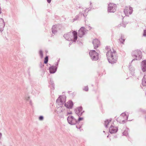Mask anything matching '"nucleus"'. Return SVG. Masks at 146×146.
<instances>
[{
	"label": "nucleus",
	"instance_id": "f257e3e1",
	"mask_svg": "<svg viewBox=\"0 0 146 146\" xmlns=\"http://www.w3.org/2000/svg\"><path fill=\"white\" fill-rule=\"evenodd\" d=\"M106 54L108 60L109 62L112 63L116 62L117 60L116 52L113 49L108 50Z\"/></svg>",
	"mask_w": 146,
	"mask_h": 146
},
{
	"label": "nucleus",
	"instance_id": "f03ea898",
	"mask_svg": "<svg viewBox=\"0 0 146 146\" xmlns=\"http://www.w3.org/2000/svg\"><path fill=\"white\" fill-rule=\"evenodd\" d=\"M91 58L93 60H97L99 58L98 54L95 50H91L89 52Z\"/></svg>",
	"mask_w": 146,
	"mask_h": 146
},
{
	"label": "nucleus",
	"instance_id": "7ed1b4c3",
	"mask_svg": "<svg viewBox=\"0 0 146 146\" xmlns=\"http://www.w3.org/2000/svg\"><path fill=\"white\" fill-rule=\"evenodd\" d=\"M128 116L126 113H122L120 116L118 117L117 120L118 122L122 123L127 119Z\"/></svg>",
	"mask_w": 146,
	"mask_h": 146
},
{
	"label": "nucleus",
	"instance_id": "20e7f679",
	"mask_svg": "<svg viewBox=\"0 0 146 146\" xmlns=\"http://www.w3.org/2000/svg\"><path fill=\"white\" fill-rule=\"evenodd\" d=\"M66 97L63 95L60 96L56 100V104L58 106H61L63 104L65 101Z\"/></svg>",
	"mask_w": 146,
	"mask_h": 146
},
{
	"label": "nucleus",
	"instance_id": "39448f33",
	"mask_svg": "<svg viewBox=\"0 0 146 146\" xmlns=\"http://www.w3.org/2000/svg\"><path fill=\"white\" fill-rule=\"evenodd\" d=\"M116 5L113 3H110L109 5L108 11L110 12H114L116 10Z\"/></svg>",
	"mask_w": 146,
	"mask_h": 146
},
{
	"label": "nucleus",
	"instance_id": "423d86ee",
	"mask_svg": "<svg viewBox=\"0 0 146 146\" xmlns=\"http://www.w3.org/2000/svg\"><path fill=\"white\" fill-rule=\"evenodd\" d=\"M68 123L70 124L74 125L75 124L77 121L73 116L71 115H69L68 118Z\"/></svg>",
	"mask_w": 146,
	"mask_h": 146
},
{
	"label": "nucleus",
	"instance_id": "0eeeda50",
	"mask_svg": "<svg viewBox=\"0 0 146 146\" xmlns=\"http://www.w3.org/2000/svg\"><path fill=\"white\" fill-rule=\"evenodd\" d=\"M133 11L132 7H126L124 9V12L126 16H128L131 14Z\"/></svg>",
	"mask_w": 146,
	"mask_h": 146
},
{
	"label": "nucleus",
	"instance_id": "6e6552de",
	"mask_svg": "<svg viewBox=\"0 0 146 146\" xmlns=\"http://www.w3.org/2000/svg\"><path fill=\"white\" fill-rule=\"evenodd\" d=\"M92 43L95 49L98 48L100 46V41L97 39H94L93 40Z\"/></svg>",
	"mask_w": 146,
	"mask_h": 146
},
{
	"label": "nucleus",
	"instance_id": "1a4fd4ad",
	"mask_svg": "<svg viewBox=\"0 0 146 146\" xmlns=\"http://www.w3.org/2000/svg\"><path fill=\"white\" fill-rule=\"evenodd\" d=\"M118 130L117 127L111 125L109 128V132L110 133H113L116 132Z\"/></svg>",
	"mask_w": 146,
	"mask_h": 146
},
{
	"label": "nucleus",
	"instance_id": "9d476101",
	"mask_svg": "<svg viewBox=\"0 0 146 146\" xmlns=\"http://www.w3.org/2000/svg\"><path fill=\"white\" fill-rule=\"evenodd\" d=\"M135 56L137 57V60H140L142 57V52L140 50H137L134 52Z\"/></svg>",
	"mask_w": 146,
	"mask_h": 146
},
{
	"label": "nucleus",
	"instance_id": "9b49d317",
	"mask_svg": "<svg viewBox=\"0 0 146 146\" xmlns=\"http://www.w3.org/2000/svg\"><path fill=\"white\" fill-rule=\"evenodd\" d=\"M86 31L84 27H81L78 32V35L80 37H82L84 35Z\"/></svg>",
	"mask_w": 146,
	"mask_h": 146
},
{
	"label": "nucleus",
	"instance_id": "f8f14e48",
	"mask_svg": "<svg viewBox=\"0 0 146 146\" xmlns=\"http://www.w3.org/2000/svg\"><path fill=\"white\" fill-rule=\"evenodd\" d=\"M104 124L106 127H108L110 125L111 126V125H114L113 122L111 119H107L105 121Z\"/></svg>",
	"mask_w": 146,
	"mask_h": 146
},
{
	"label": "nucleus",
	"instance_id": "ddd939ff",
	"mask_svg": "<svg viewBox=\"0 0 146 146\" xmlns=\"http://www.w3.org/2000/svg\"><path fill=\"white\" fill-rule=\"evenodd\" d=\"M73 102L71 101H69L65 104V106L68 108H71L73 106Z\"/></svg>",
	"mask_w": 146,
	"mask_h": 146
},
{
	"label": "nucleus",
	"instance_id": "4468645a",
	"mask_svg": "<svg viewBox=\"0 0 146 146\" xmlns=\"http://www.w3.org/2000/svg\"><path fill=\"white\" fill-rule=\"evenodd\" d=\"M82 108L81 107H79L76 109V113L78 116L81 115L82 112Z\"/></svg>",
	"mask_w": 146,
	"mask_h": 146
},
{
	"label": "nucleus",
	"instance_id": "2eb2a0df",
	"mask_svg": "<svg viewBox=\"0 0 146 146\" xmlns=\"http://www.w3.org/2000/svg\"><path fill=\"white\" fill-rule=\"evenodd\" d=\"M142 70L143 72L146 71V61L144 60L142 62Z\"/></svg>",
	"mask_w": 146,
	"mask_h": 146
},
{
	"label": "nucleus",
	"instance_id": "dca6fc26",
	"mask_svg": "<svg viewBox=\"0 0 146 146\" xmlns=\"http://www.w3.org/2000/svg\"><path fill=\"white\" fill-rule=\"evenodd\" d=\"M5 26L3 19L0 18V30H2Z\"/></svg>",
	"mask_w": 146,
	"mask_h": 146
},
{
	"label": "nucleus",
	"instance_id": "f3484780",
	"mask_svg": "<svg viewBox=\"0 0 146 146\" xmlns=\"http://www.w3.org/2000/svg\"><path fill=\"white\" fill-rule=\"evenodd\" d=\"M50 72L51 73H54L56 71V68L55 66H51L49 68Z\"/></svg>",
	"mask_w": 146,
	"mask_h": 146
},
{
	"label": "nucleus",
	"instance_id": "a211bd4d",
	"mask_svg": "<svg viewBox=\"0 0 146 146\" xmlns=\"http://www.w3.org/2000/svg\"><path fill=\"white\" fill-rule=\"evenodd\" d=\"M142 84L144 86H146V74L144 75L142 79Z\"/></svg>",
	"mask_w": 146,
	"mask_h": 146
},
{
	"label": "nucleus",
	"instance_id": "6ab92c4d",
	"mask_svg": "<svg viewBox=\"0 0 146 146\" xmlns=\"http://www.w3.org/2000/svg\"><path fill=\"white\" fill-rule=\"evenodd\" d=\"M72 33L74 36V40L75 41L77 39V32L74 31Z\"/></svg>",
	"mask_w": 146,
	"mask_h": 146
},
{
	"label": "nucleus",
	"instance_id": "aec40b11",
	"mask_svg": "<svg viewBox=\"0 0 146 146\" xmlns=\"http://www.w3.org/2000/svg\"><path fill=\"white\" fill-rule=\"evenodd\" d=\"M125 40V39L123 36H121V38L119 39L120 41L122 43L124 42Z\"/></svg>",
	"mask_w": 146,
	"mask_h": 146
},
{
	"label": "nucleus",
	"instance_id": "412c9836",
	"mask_svg": "<svg viewBox=\"0 0 146 146\" xmlns=\"http://www.w3.org/2000/svg\"><path fill=\"white\" fill-rule=\"evenodd\" d=\"M48 60V57L46 56L44 58V63L46 64L47 63Z\"/></svg>",
	"mask_w": 146,
	"mask_h": 146
},
{
	"label": "nucleus",
	"instance_id": "4be33fe9",
	"mask_svg": "<svg viewBox=\"0 0 146 146\" xmlns=\"http://www.w3.org/2000/svg\"><path fill=\"white\" fill-rule=\"evenodd\" d=\"M39 54L41 58H42L43 57V54L42 51L41 50H40L39 52Z\"/></svg>",
	"mask_w": 146,
	"mask_h": 146
},
{
	"label": "nucleus",
	"instance_id": "5701e85b",
	"mask_svg": "<svg viewBox=\"0 0 146 146\" xmlns=\"http://www.w3.org/2000/svg\"><path fill=\"white\" fill-rule=\"evenodd\" d=\"M84 90L86 91H88V86H85L84 88Z\"/></svg>",
	"mask_w": 146,
	"mask_h": 146
},
{
	"label": "nucleus",
	"instance_id": "b1692460",
	"mask_svg": "<svg viewBox=\"0 0 146 146\" xmlns=\"http://www.w3.org/2000/svg\"><path fill=\"white\" fill-rule=\"evenodd\" d=\"M83 119V118H82V117H79L78 119V121H82V120Z\"/></svg>",
	"mask_w": 146,
	"mask_h": 146
},
{
	"label": "nucleus",
	"instance_id": "393cba45",
	"mask_svg": "<svg viewBox=\"0 0 146 146\" xmlns=\"http://www.w3.org/2000/svg\"><path fill=\"white\" fill-rule=\"evenodd\" d=\"M143 36H146V30L144 31V33L143 34Z\"/></svg>",
	"mask_w": 146,
	"mask_h": 146
},
{
	"label": "nucleus",
	"instance_id": "a878e982",
	"mask_svg": "<svg viewBox=\"0 0 146 146\" xmlns=\"http://www.w3.org/2000/svg\"><path fill=\"white\" fill-rule=\"evenodd\" d=\"M40 120H42L43 119V117L42 116H40L39 117Z\"/></svg>",
	"mask_w": 146,
	"mask_h": 146
},
{
	"label": "nucleus",
	"instance_id": "bb28decb",
	"mask_svg": "<svg viewBox=\"0 0 146 146\" xmlns=\"http://www.w3.org/2000/svg\"><path fill=\"white\" fill-rule=\"evenodd\" d=\"M55 28V26H53V27H52V29H53V30H52V32L53 33L55 32H54V30H53V29H54Z\"/></svg>",
	"mask_w": 146,
	"mask_h": 146
},
{
	"label": "nucleus",
	"instance_id": "cd10ccee",
	"mask_svg": "<svg viewBox=\"0 0 146 146\" xmlns=\"http://www.w3.org/2000/svg\"><path fill=\"white\" fill-rule=\"evenodd\" d=\"M51 0H47V1L48 3H50L51 2Z\"/></svg>",
	"mask_w": 146,
	"mask_h": 146
},
{
	"label": "nucleus",
	"instance_id": "c85d7f7f",
	"mask_svg": "<svg viewBox=\"0 0 146 146\" xmlns=\"http://www.w3.org/2000/svg\"><path fill=\"white\" fill-rule=\"evenodd\" d=\"M1 133H0V136H1Z\"/></svg>",
	"mask_w": 146,
	"mask_h": 146
},
{
	"label": "nucleus",
	"instance_id": "c756f323",
	"mask_svg": "<svg viewBox=\"0 0 146 146\" xmlns=\"http://www.w3.org/2000/svg\"><path fill=\"white\" fill-rule=\"evenodd\" d=\"M69 113V114H72V113L71 112V113Z\"/></svg>",
	"mask_w": 146,
	"mask_h": 146
},
{
	"label": "nucleus",
	"instance_id": "7c9ffc66",
	"mask_svg": "<svg viewBox=\"0 0 146 146\" xmlns=\"http://www.w3.org/2000/svg\"><path fill=\"white\" fill-rule=\"evenodd\" d=\"M108 136H108H108L107 137H108Z\"/></svg>",
	"mask_w": 146,
	"mask_h": 146
}]
</instances>
